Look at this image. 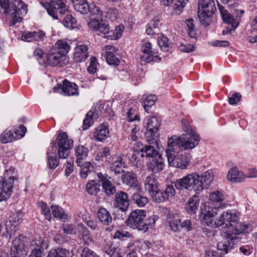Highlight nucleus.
I'll list each match as a JSON object with an SVG mask.
<instances>
[{
	"label": "nucleus",
	"instance_id": "c9c22d12",
	"mask_svg": "<svg viewBox=\"0 0 257 257\" xmlns=\"http://www.w3.org/2000/svg\"><path fill=\"white\" fill-rule=\"evenodd\" d=\"M70 49V47L67 42L59 40L55 43V46L52 49L66 56V54L69 52Z\"/></svg>",
	"mask_w": 257,
	"mask_h": 257
},
{
	"label": "nucleus",
	"instance_id": "6e6d98bb",
	"mask_svg": "<svg viewBox=\"0 0 257 257\" xmlns=\"http://www.w3.org/2000/svg\"><path fill=\"white\" fill-rule=\"evenodd\" d=\"M217 248L218 250L224 251L225 253L232 248L230 242H218L217 244Z\"/></svg>",
	"mask_w": 257,
	"mask_h": 257
},
{
	"label": "nucleus",
	"instance_id": "4be33fe9",
	"mask_svg": "<svg viewBox=\"0 0 257 257\" xmlns=\"http://www.w3.org/2000/svg\"><path fill=\"white\" fill-rule=\"evenodd\" d=\"M174 0H162V3L166 6H170L169 9L173 15H180L182 13L183 8L185 7L189 0H177L173 4Z\"/></svg>",
	"mask_w": 257,
	"mask_h": 257
},
{
	"label": "nucleus",
	"instance_id": "bf43d9fd",
	"mask_svg": "<svg viewBox=\"0 0 257 257\" xmlns=\"http://www.w3.org/2000/svg\"><path fill=\"white\" fill-rule=\"evenodd\" d=\"M130 234L127 231L118 230L115 232L113 236V238L120 240H125L127 237H130Z\"/></svg>",
	"mask_w": 257,
	"mask_h": 257
},
{
	"label": "nucleus",
	"instance_id": "37998d69",
	"mask_svg": "<svg viewBox=\"0 0 257 257\" xmlns=\"http://www.w3.org/2000/svg\"><path fill=\"white\" fill-rule=\"evenodd\" d=\"M70 255L68 250L58 248L50 251L47 257H69Z\"/></svg>",
	"mask_w": 257,
	"mask_h": 257
},
{
	"label": "nucleus",
	"instance_id": "72a5a7b5",
	"mask_svg": "<svg viewBox=\"0 0 257 257\" xmlns=\"http://www.w3.org/2000/svg\"><path fill=\"white\" fill-rule=\"evenodd\" d=\"M198 10L207 11L208 13L214 12L216 11L215 3L213 0H199Z\"/></svg>",
	"mask_w": 257,
	"mask_h": 257
},
{
	"label": "nucleus",
	"instance_id": "6e6552de",
	"mask_svg": "<svg viewBox=\"0 0 257 257\" xmlns=\"http://www.w3.org/2000/svg\"><path fill=\"white\" fill-rule=\"evenodd\" d=\"M48 14L54 19L58 20L59 16L68 13V7L63 0H52L43 4Z\"/></svg>",
	"mask_w": 257,
	"mask_h": 257
},
{
	"label": "nucleus",
	"instance_id": "f03ea898",
	"mask_svg": "<svg viewBox=\"0 0 257 257\" xmlns=\"http://www.w3.org/2000/svg\"><path fill=\"white\" fill-rule=\"evenodd\" d=\"M238 216L231 210L224 211L220 217L215 220L216 227L223 226L222 235L226 239L231 241L241 239L238 236L242 234L241 231L236 228V224Z\"/></svg>",
	"mask_w": 257,
	"mask_h": 257
},
{
	"label": "nucleus",
	"instance_id": "774afa93",
	"mask_svg": "<svg viewBox=\"0 0 257 257\" xmlns=\"http://www.w3.org/2000/svg\"><path fill=\"white\" fill-rule=\"evenodd\" d=\"M181 229L184 228L188 231H190L193 229L191 221L189 219H186L182 222L181 221Z\"/></svg>",
	"mask_w": 257,
	"mask_h": 257
},
{
	"label": "nucleus",
	"instance_id": "4468645a",
	"mask_svg": "<svg viewBox=\"0 0 257 257\" xmlns=\"http://www.w3.org/2000/svg\"><path fill=\"white\" fill-rule=\"evenodd\" d=\"M26 132V127L24 125H21L19 127V130L14 132L6 130L1 135L0 139L1 142L4 144L12 142L23 137Z\"/></svg>",
	"mask_w": 257,
	"mask_h": 257
},
{
	"label": "nucleus",
	"instance_id": "a19ab883",
	"mask_svg": "<svg viewBox=\"0 0 257 257\" xmlns=\"http://www.w3.org/2000/svg\"><path fill=\"white\" fill-rule=\"evenodd\" d=\"M168 223L170 229L174 232H179L181 230V220L175 217H169Z\"/></svg>",
	"mask_w": 257,
	"mask_h": 257
},
{
	"label": "nucleus",
	"instance_id": "052dcab7",
	"mask_svg": "<svg viewBox=\"0 0 257 257\" xmlns=\"http://www.w3.org/2000/svg\"><path fill=\"white\" fill-rule=\"evenodd\" d=\"M141 156V152L133 151L129 154L130 161L135 165H137L139 162L138 157Z\"/></svg>",
	"mask_w": 257,
	"mask_h": 257
},
{
	"label": "nucleus",
	"instance_id": "f3484780",
	"mask_svg": "<svg viewBox=\"0 0 257 257\" xmlns=\"http://www.w3.org/2000/svg\"><path fill=\"white\" fill-rule=\"evenodd\" d=\"M11 216V218L6 224V230L9 234V239H11L12 236L15 234L19 224L22 222L23 213L22 211H18Z\"/></svg>",
	"mask_w": 257,
	"mask_h": 257
},
{
	"label": "nucleus",
	"instance_id": "e2e57ef3",
	"mask_svg": "<svg viewBox=\"0 0 257 257\" xmlns=\"http://www.w3.org/2000/svg\"><path fill=\"white\" fill-rule=\"evenodd\" d=\"M179 48L180 51L185 53L191 52L195 49L194 45L190 44H182L179 46Z\"/></svg>",
	"mask_w": 257,
	"mask_h": 257
},
{
	"label": "nucleus",
	"instance_id": "1a4fd4ad",
	"mask_svg": "<svg viewBox=\"0 0 257 257\" xmlns=\"http://www.w3.org/2000/svg\"><path fill=\"white\" fill-rule=\"evenodd\" d=\"M166 153L170 166L181 169L187 168L189 164V160L186 156L177 155L176 150L174 148L167 149Z\"/></svg>",
	"mask_w": 257,
	"mask_h": 257
},
{
	"label": "nucleus",
	"instance_id": "9b49d317",
	"mask_svg": "<svg viewBox=\"0 0 257 257\" xmlns=\"http://www.w3.org/2000/svg\"><path fill=\"white\" fill-rule=\"evenodd\" d=\"M200 219L201 222L211 227H216L215 221L213 218L217 214L216 209L206 204H202L200 207Z\"/></svg>",
	"mask_w": 257,
	"mask_h": 257
},
{
	"label": "nucleus",
	"instance_id": "412c9836",
	"mask_svg": "<svg viewBox=\"0 0 257 257\" xmlns=\"http://www.w3.org/2000/svg\"><path fill=\"white\" fill-rule=\"evenodd\" d=\"M97 176L98 182L101 183L102 189L107 196H110L115 193L116 188L109 181L110 178L107 175L98 173Z\"/></svg>",
	"mask_w": 257,
	"mask_h": 257
},
{
	"label": "nucleus",
	"instance_id": "e433bc0d",
	"mask_svg": "<svg viewBox=\"0 0 257 257\" xmlns=\"http://www.w3.org/2000/svg\"><path fill=\"white\" fill-rule=\"evenodd\" d=\"M222 19L224 22L230 24L232 28V30L235 29L238 26L239 21L240 20V17L239 18L234 19L230 14L227 12H224L222 13Z\"/></svg>",
	"mask_w": 257,
	"mask_h": 257
},
{
	"label": "nucleus",
	"instance_id": "c756f323",
	"mask_svg": "<svg viewBox=\"0 0 257 257\" xmlns=\"http://www.w3.org/2000/svg\"><path fill=\"white\" fill-rule=\"evenodd\" d=\"M97 217L99 221L104 225H109L112 222V217L109 212L103 207L98 210Z\"/></svg>",
	"mask_w": 257,
	"mask_h": 257
},
{
	"label": "nucleus",
	"instance_id": "423d86ee",
	"mask_svg": "<svg viewBox=\"0 0 257 257\" xmlns=\"http://www.w3.org/2000/svg\"><path fill=\"white\" fill-rule=\"evenodd\" d=\"M17 179L15 168L12 167L5 171L0 178V202L7 200L12 195L14 182Z\"/></svg>",
	"mask_w": 257,
	"mask_h": 257
},
{
	"label": "nucleus",
	"instance_id": "cd10ccee",
	"mask_svg": "<svg viewBox=\"0 0 257 257\" xmlns=\"http://www.w3.org/2000/svg\"><path fill=\"white\" fill-rule=\"evenodd\" d=\"M245 178V175L239 171L236 167H232L228 172L227 179L232 183L242 182Z\"/></svg>",
	"mask_w": 257,
	"mask_h": 257
},
{
	"label": "nucleus",
	"instance_id": "9d476101",
	"mask_svg": "<svg viewBox=\"0 0 257 257\" xmlns=\"http://www.w3.org/2000/svg\"><path fill=\"white\" fill-rule=\"evenodd\" d=\"M58 155L60 159H65L73 146V141L68 139L66 133L60 132L57 139Z\"/></svg>",
	"mask_w": 257,
	"mask_h": 257
},
{
	"label": "nucleus",
	"instance_id": "a211bd4d",
	"mask_svg": "<svg viewBox=\"0 0 257 257\" xmlns=\"http://www.w3.org/2000/svg\"><path fill=\"white\" fill-rule=\"evenodd\" d=\"M121 179L123 184L135 191L141 190L136 174L130 172H124L121 175Z\"/></svg>",
	"mask_w": 257,
	"mask_h": 257
},
{
	"label": "nucleus",
	"instance_id": "2f4dec72",
	"mask_svg": "<svg viewBox=\"0 0 257 257\" xmlns=\"http://www.w3.org/2000/svg\"><path fill=\"white\" fill-rule=\"evenodd\" d=\"M199 205V199L196 195L190 198L185 205L186 211L190 214H194L196 213Z\"/></svg>",
	"mask_w": 257,
	"mask_h": 257
},
{
	"label": "nucleus",
	"instance_id": "f704fd0d",
	"mask_svg": "<svg viewBox=\"0 0 257 257\" xmlns=\"http://www.w3.org/2000/svg\"><path fill=\"white\" fill-rule=\"evenodd\" d=\"M74 9L82 14H86L90 11V8L86 0H80L73 2Z\"/></svg>",
	"mask_w": 257,
	"mask_h": 257
},
{
	"label": "nucleus",
	"instance_id": "680f3d73",
	"mask_svg": "<svg viewBox=\"0 0 257 257\" xmlns=\"http://www.w3.org/2000/svg\"><path fill=\"white\" fill-rule=\"evenodd\" d=\"M122 159L119 156H115L113 157L112 162L111 164L110 168H122Z\"/></svg>",
	"mask_w": 257,
	"mask_h": 257
},
{
	"label": "nucleus",
	"instance_id": "7ed1b4c3",
	"mask_svg": "<svg viewBox=\"0 0 257 257\" xmlns=\"http://www.w3.org/2000/svg\"><path fill=\"white\" fill-rule=\"evenodd\" d=\"M0 13L6 15L9 21V25L13 26L22 21L20 14L27 13V7L20 0H14L11 2L10 0H0Z\"/></svg>",
	"mask_w": 257,
	"mask_h": 257
},
{
	"label": "nucleus",
	"instance_id": "de8ad7c7",
	"mask_svg": "<svg viewBox=\"0 0 257 257\" xmlns=\"http://www.w3.org/2000/svg\"><path fill=\"white\" fill-rule=\"evenodd\" d=\"M52 214L54 217L59 218L60 219H65L67 218V215L64 213L62 208L56 205L51 206Z\"/></svg>",
	"mask_w": 257,
	"mask_h": 257
},
{
	"label": "nucleus",
	"instance_id": "f8f14e48",
	"mask_svg": "<svg viewBox=\"0 0 257 257\" xmlns=\"http://www.w3.org/2000/svg\"><path fill=\"white\" fill-rule=\"evenodd\" d=\"M141 51L143 55L141 60L145 62H159L161 58L158 56L157 53L152 49V45L149 42H145L141 47Z\"/></svg>",
	"mask_w": 257,
	"mask_h": 257
},
{
	"label": "nucleus",
	"instance_id": "b1692460",
	"mask_svg": "<svg viewBox=\"0 0 257 257\" xmlns=\"http://www.w3.org/2000/svg\"><path fill=\"white\" fill-rule=\"evenodd\" d=\"M164 167V161L160 154L149 160L148 168L154 173L162 171Z\"/></svg>",
	"mask_w": 257,
	"mask_h": 257
},
{
	"label": "nucleus",
	"instance_id": "49530a36",
	"mask_svg": "<svg viewBox=\"0 0 257 257\" xmlns=\"http://www.w3.org/2000/svg\"><path fill=\"white\" fill-rule=\"evenodd\" d=\"M94 118H96V117L94 116L93 112L92 111H89L83 120V130L85 131L88 129L93 123Z\"/></svg>",
	"mask_w": 257,
	"mask_h": 257
},
{
	"label": "nucleus",
	"instance_id": "c85d7f7f",
	"mask_svg": "<svg viewBox=\"0 0 257 257\" xmlns=\"http://www.w3.org/2000/svg\"><path fill=\"white\" fill-rule=\"evenodd\" d=\"M139 147L141 150V157L149 158L150 159L154 158L156 156L160 154L159 152L155 149L154 147L150 145L144 146L143 144L138 143Z\"/></svg>",
	"mask_w": 257,
	"mask_h": 257
},
{
	"label": "nucleus",
	"instance_id": "39448f33",
	"mask_svg": "<svg viewBox=\"0 0 257 257\" xmlns=\"http://www.w3.org/2000/svg\"><path fill=\"white\" fill-rule=\"evenodd\" d=\"M200 140L197 134H182L180 137L173 136L168 139V147L178 148L180 151L190 150L194 148Z\"/></svg>",
	"mask_w": 257,
	"mask_h": 257
},
{
	"label": "nucleus",
	"instance_id": "a878e982",
	"mask_svg": "<svg viewBox=\"0 0 257 257\" xmlns=\"http://www.w3.org/2000/svg\"><path fill=\"white\" fill-rule=\"evenodd\" d=\"M175 194V190L172 185H169L167 186L166 189L163 191L159 190L155 202L157 203L163 202L167 200L169 198L173 197Z\"/></svg>",
	"mask_w": 257,
	"mask_h": 257
},
{
	"label": "nucleus",
	"instance_id": "8fccbe9b",
	"mask_svg": "<svg viewBox=\"0 0 257 257\" xmlns=\"http://www.w3.org/2000/svg\"><path fill=\"white\" fill-rule=\"evenodd\" d=\"M91 165L89 162H84L81 163L80 170V176L82 178L85 179L87 177L88 173H90V168Z\"/></svg>",
	"mask_w": 257,
	"mask_h": 257
},
{
	"label": "nucleus",
	"instance_id": "5fc2aeb1",
	"mask_svg": "<svg viewBox=\"0 0 257 257\" xmlns=\"http://www.w3.org/2000/svg\"><path fill=\"white\" fill-rule=\"evenodd\" d=\"M181 122L182 128L183 131L187 133L186 135L196 134V132L192 129V126L190 125L189 122L186 119H182L181 121Z\"/></svg>",
	"mask_w": 257,
	"mask_h": 257
},
{
	"label": "nucleus",
	"instance_id": "0eeeda50",
	"mask_svg": "<svg viewBox=\"0 0 257 257\" xmlns=\"http://www.w3.org/2000/svg\"><path fill=\"white\" fill-rule=\"evenodd\" d=\"M88 26L89 28L94 31H98L101 37L110 40L119 38L123 32V30L120 27H116L114 30H110L107 22L96 19L89 22Z\"/></svg>",
	"mask_w": 257,
	"mask_h": 257
},
{
	"label": "nucleus",
	"instance_id": "13d9d810",
	"mask_svg": "<svg viewBox=\"0 0 257 257\" xmlns=\"http://www.w3.org/2000/svg\"><path fill=\"white\" fill-rule=\"evenodd\" d=\"M48 165L49 168L54 169L56 168L58 164L59 161L57 157H47Z\"/></svg>",
	"mask_w": 257,
	"mask_h": 257
},
{
	"label": "nucleus",
	"instance_id": "4d7b16f0",
	"mask_svg": "<svg viewBox=\"0 0 257 257\" xmlns=\"http://www.w3.org/2000/svg\"><path fill=\"white\" fill-rule=\"evenodd\" d=\"M17 243H18L14 245L13 247H11L12 251H13L14 253V257H16L18 254L21 253L24 248L23 244L20 243L19 242H17Z\"/></svg>",
	"mask_w": 257,
	"mask_h": 257
},
{
	"label": "nucleus",
	"instance_id": "79ce46f5",
	"mask_svg": "<svg viewBox=\"0 0 257 257\" xmlns=\"http://www.w3.org/2000/svg\"><path fill=\"white\" fill-rule=\"evenodd\" d=\"M77 229L79 232L80 239L83 241H91L92 237L84 224L81 223L78 224Z\"/></svg>",
	"mask_w": 257,
	"mask_h": 257
},
{
	"label": "nucleus",
	"instance_id": "bb28decb",
	"mask_svg": "<svg viewBox=\"0 0 257 257\" xmlns=\"http://www.w3.org/2000/svg\"><path fill=\"white\" fill-rule=\"evenodd\" d=\"M88 56V47L86 45L78 46L75 49V52L74 53L73 59L77 62H82L84 61Z\"/></svg>",
	"mask_w": 257,
	"mask_h": 257
},
{
	"label": "nucleus",
	"instance_id": "20e7f679",
	"mask_svg": "<svg viewBox=\"0 0 257 257\" xmlns=\"http://www.w3.org/2000/svg\"><path fill=\"white\" fill-rule=\"evenodd\" d=\"M146 216V212L145 210L136 209L131 213L126 220V223L131 227L136 228L145 232L148 231L149 228L154 227L158 220L157 216H150L148 220L145 221Z\"/></svg>",
	"mask_w": 257,
	"mask_h": 257
},
{
	"label": "nucleus",
	"instance_id": "ddd939ff",
	"mask_svg": "<svg viewBox=\"0 0 257 257\" xmlns=\"http://www.w3.org/2000/svg\"><path fill=\"white\" fill-rule=\"evenodd\" d=\"M160 123L158 119L154 116L151 117L147 125V132L146 134L147 142L150 144L157 142L158 134L157 132Z\"/></svg>",
	"mask_w": 257,
	"mask_h": 257
},
{
	"label": "nucleus",
	"instance_id": "ea45409f",
	"mask_svg": "<svg viewBox=\"0 0 257 257\" xmlns=\"http://www.w3.org/2000/svg\"><path fill=\"white\" fill-rule=\"evenodd\" d=\"M100 185L96 180L88 181L86 186L87 193L91 195H96L100 191Z\"/></svg>",
	"mask_w": 257,
	"mask_h": 257
},
{
	"label": "nucleus",
	"instance_id": "393cba45",
	"mask_svg": "<svg viewBox=\"0 0 257 257\" xmlns=\"http://www.w3.org/2000/svg\"><path fill=\"white\" fill-rule=\"evenodd\" d=\"M209 200L215 209L223 208L226 206L224 196L219 191L211 193L209 195Z\"/></svg>",
	"mask_w": 257,
	"mask_h": 257
},
{
	"label": "nucleus",
	"instance_id": "473e14b6",
	"mask_svg": "<svg viewBox=\"0 0 257 257\" xmlns=\"http://www.w3.org/2000/svg\"><path fill=\"white\" fill-rule=\"evenodd\" d=\"M94 136L98 141H102L106 139L109 136L108 126L105 124L98 126L94 133Z\"/></svg>",
	"mask_w": 257,
	"mask_h": 257
},
{
	"label": "nucleus",
	"instance_id": "c03bdc74",
	"mask_svg": "<svg viewBox=\"0 0 257 257\" xmlns=\"http://www.w3.org/2000/svg\"><path fill=\"white\" fill-rule=\"evenodd\" d=\"M214 13V12L208 13L207 11H201L198 10V16L200 22L204 25L207 26L209 24V18Z\"/></svg>",
	"mask_w": 257,
	"mask_h": 257
},
{
	"label": "nucleus",
	"instance_id": "f257e3e1",
	"mask_svg": "<svg viewBox=\"0 0 257 257\" xmlns=\"http://www.w3.org/2000/svg\"><path fill=\"white\" fill-rule=\"evenodd\" d=\"M213 179V174L211 171H206L201 176L195 173L189 174L174 182V186L179 190L193 191L200 194L207 188Z\"/></svg>",
	"mask_w": 257,
	"mask_h": 257
},
{
	"label": "nucleus",
	"instance_id": "3c124183",
	"mask_svg": "<svg viewBox=\"0 0 257 257\" xmlns=\"http://www.w3.org/2000/svg\"><path fill=\"white\" fill-rule=\"evenodd\" d=\"M157 100V96L154 94H151L147 96L143 101L144 107L145 110L148 111V107H150L153 106Z\"/></svg>",
	"mask_w": 257,
	"mask_h": 257
},
{
	"label": "nucleus",
	"instance_id": "dca6fc26",
	"mask_svg": "<svg viewBox=\"0 0 257 257\" xmlns=\"http://www.w3.org/2000/svg\"><path fill=\"white\" fill-rule=\"evenodd\" d=\"M46 63L53 66L61 67L68 62L66 56H64L53 49L46 55Z\"/></svg>",
	"mask_w": 257,
	"mask_h": 257
},
{
	"label": "nucleus",
	"instance_id": "864d4df0",
	"mask_svg": "<svg viewBox=\"0 0 257 257\" xmlns=\"http://www.w3.org/2000/svg\"><path fill=\"white\" fill-rule=\"evenodd\" d=\"M158 44L162 50L166 51H168L169 47V39L164 35H162L158 38Z\"/></svg>",
	"mask_w": 257,
	"mask_h": 257
},
{
	"label": "nucleus",
	"instance_id": "0e129e2a",
	"mask_svg": "<svg viewBox=\"0 0 257 257\" xmlns=\"http://www.w3.org/2000/svg\"><path fill=\"white\" fill-rule=\"evenodd\" d=\"M241 95L238 92L234 93L228 98V103L230 105L236 104L241 99Z\"/></svg>",
	"mask_w": 257,
	"mask_h": 257
},
{
	"label": "nucleus",
	"instance_id": "6ab92c4d",
	"mask_svg": "<svg viewBox=\"0 0 257 257\" xmlns=\"http://www.w3.org/2000/svg\"><path fill=\"white\" fill-rule=\"evenodd\" d=\"M118 49L111 45H107L103 48V53L107 63L109 65L117 66L119 59L116 56Z\"/></svg>",
	"mask_w": 257,
	"mask_h": 257
},
{
	"label": "nucleus",
	"instance_id": "58836bf2",
	"mask_svg": "<svg viewBox=\"0 0 257 257\" xmlns=\"http://www.w3.org/2000/svg\"><path fill=\"white\" fill-rule=\"evenodd\" d=\"M65 17L63 20L64 26L69 29H73L77 27V20L70 14L69 10L68 13L65 14Z\"/></svg>",
	"mask_w": 257,
	"mask_h": 257
},
{
	"label": "nucleus",
	"instance_id": "4c0bfd02",
	"mask_svg": "<svg viewBox=\"0 0 257 257\" xmlns=\"http://www.w3.org/2000/svg\"><path fill=\"white\" fill-rule=\"evenodd\" d=\"M161 24L158 20L151 21L146 27V33L149 35L159 34Z\"/></svg>",
	"mask_w": 257,
	"mask_h": 257
},
{
	"label": "nucleus",
	"instance_id": "7c9ffc66",
	"mask_svg": "<svg viewBox=\"0 0 257 257\" xmlns=\"http://www.w3.org/2000/svg\"><path fill=\"white\" fill-rule=\"evenodd\" d=\"M75 151L77 157L76 163L78 166H81V163L84 162L87 157L88 149L84 146L79 145L75 148Z\"/></svg>",
	"mask_w": 257,
	"mask_h": 257
},
{
	"label": "nucleus",
	"instance_id": "5701e85b",
	"mask_svg": "<svg viewBox=\"0 0 257 257\" xmlns=\"http://www.w3.org/2000/svg\"><path fill=\"white\" fill-rule=\"evenodd\" d=\"M114 206L123 212L127 210L129 206V200L125 192L120 191L116 193Z\"/></svg>",
	"mask_w": 257,
	"mask_h": 257
},
{
	"label": "nucleus",
	"instance_id": "603ef678",
	"mask_svg": "<svg viewBox=\"0 0 257 257\" xmlns=\"http://www.w3.org/2000/svg\"><path fill=\"white\" fill-rule=\"evenodd\" d=\"M39 206L41 208V212L45 217V218L50 221L51 219V215L50 214V209L48 207L47 204L44 202H39L38 203Z\"/></svg>",
	"mask_w": 257,
	"mask_h": 257
},
{
	"label": "nucleus",
	"instance_id": "69168bd1",
	"mask_svg": "<svg viewBox=\"0 0 257 257\" xmlns=\"http://www.w3.org/2000/svg\"><path fill=\"white\" fill-rule=\"evenodd\" d=\"M81 257H99L94 251L91 250L88 247H84L82 250Z\"/></svg>",
	"mask_w": 257,
	"mask_h": 257
},
{
	"label": "nucleus",
	"instance_id": "338daca9",
	"mask_svg": "<svg viewBox=\"0 0 257 257\" xmlns=\"http://www.w3.org/2000/svg\"><path fill=\"white\" fill-rule=\"evenodd\" d=\"M193 20L192 19L187 20L186 22V25L188 29V34L191 37H193L194 36V25L193 24Z\"/></svg>",
	"mask_w": 257,
	"mask_h": 257
},
{
	"label": "nucleus",
	"instance_id": "aec40b11",
	"mask_svg": "<svg viewBox=\"0 0 257 257\" xmlns=\"http://www.w3.org/2000/svg\"><path fill=\"white\" fill-rule=\"evenodd\" d=\"M145 189L148 191L153 200L156 201L157 195L159 191V183L153 176H148L144 182Z\"/></svg>",
	"mask_w": 257,
	"mask_h": 257
},
{
	"label": "nucleus",
	"instance_id": "09e8293b",
	"mask_svg": "<svg viewBox=\"0 0 257 257\" xmlns=\"http://www.w3.org/2000/svg\"><path fill=\"white\" fill-rule=\"evenodd\" d=\"M132 199L140 207H143L148 203V198L147 197L142 196L137 193H134L132 196Z\"/></svg>",
	"mask_w": 257,
	"mask_h": 257
},
{
	"label": "nucleus",
	"instance_id": "a18cd8bd",
	"mask_svg": "<svg viewBox=\"0 0 257 257\" xmlns=\"http://www.w3.org/2000/svg\"><path fill=\"white\" fill-rule=\"evenodd\" d=\"M102 251L109 256L113 255L114 253L118 251L117 246L114 245L112 242H107L102 247Z\"/></svg>",
	"mask_w": 257,
	"mask_h": 257
},
{
	"label": "nucleus",
	"instance_id": "2eb2a0df",
	"mask_svg": "<svg viewBox=\"0 0 257 257\" xmlns=\"http://www.w3.org/2000/svg\"><path fill=\"white\" fill-rule=\"evenodd\" d=\"M54 91L63 93L66 95H78V87L74 83L71 82L67 80L63 81L62 84H57L53 88Z\"/></svg>",
	"mask_w": 257,
	"mask_h": 257
}]
</instances>
